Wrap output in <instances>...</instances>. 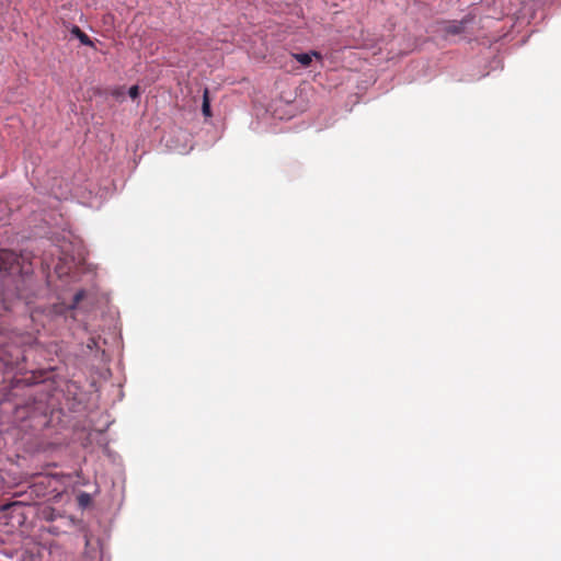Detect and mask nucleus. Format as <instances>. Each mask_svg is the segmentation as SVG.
<instances>
[{"mask_svg":"<svg viewBox=\"0 0 561 561\" xmlns=\"http://www.w3.org/2000/svg\"><path fill=\"white\" fill-rule=\"evenodd\" d=\"M128 94L133 100L137 99L139 96V87L138 85L130 87L128 90Z\"/></svg>","mask_w":561,"mask_h":561,"instance_id":"obj_6","label":"nucleus"},{"mask_svg":"<svg viewBox=\"0 0 561 561\" xmlns=\"http://www.w3.org/2000/svg\"><path fill=\"white\" fill-rule=\"evenodd\" d=\"M202 112L205 117L211 116L209 91L207 88L204 90V93H203Z\"/></svg>","mask_w":561,"mask_h":561,"instance_id":"obj_5","label":"nucleus"},{"mask_svg":"<svg viewBox=\"0 0 561 561\" xmlns=\"http://www.w3.org/2000/svg\"><path fill=\"white\" fill-rule=\"evenodd\" d=\"M471 21L472 18L470 15L465 16L460 21H447L443 23L440 31L445 34L446 37L460 35L465 32L467 24H469Z\"/></svg>","mask_w":561,"mask_h":561,"instance_id":"obj_2","label":"nucleus"},{"mask_svg":"<svg viewBox=\"0 0 561 561\" xmlns=\"http://www.w3.org/2000/svg\"><path fill=\"white\" fill-rule=\"evenodd\" d=\"M43 514L46 519L53 518V510H50V508L48 511H44Z\"/></svg>","mask_w":561,"mask_h":561,"instance_id":"obj_7","label":"nucleus"},{"mask_svg":"<svg viewBox=\"0 0 561 561\" xmlns=\"http://www.w3.org/2000/svg\"><path fill=\"white\" fill-rule=\"evenodd\" d=\"M80 297H81V295H80V294H78V295L76 296V300L78 301V300L80 299Z\"/></svg>","mask_w":561,"mask_h":561,"instance_id":"obj_8","label":"nucleus"},{"mask_svg":"<svg viewBox=\"0 0 561 561\" xmlns=\"http://www.w3.org/2000/svg\"><path fill=\"white\" fill-rule=\"evenodd\" d=\"M71 33L80 41L82 45L93 46V42L83 31H81L79 26H73Z\"/></svg>","mask_w":561,"mask_h":561,"instance_id":"obj_4","label":"nucleus"},{"mask_svg":"<svg viewBox=\"0 0 561 561\" xmlns=\"http://www.w3.org/2000/svg\"><path fill=\"white\" fill-rule=\"evenodd\" d=\"M20 256L10 250H0V271H5L11 274L20 273L22 266L20 264Z\"/></svg>","mask_w":561,"mask_h":561,"instance_id":"obj_1","label":"nucleus"},{"mask_svg":"<svg viewBox=\"0 0 561 561\" xmlns=\"http://www.w3.org/2000/svg\"><path fill=\"white\" fill-rule=\"evenodd\" d=\"M293 57L305 67H308L311 64L312 57L321 59L320 53L314 50L311 53L294 54Z\"/></svg>","mask_w":561,"mask_h":561,"instance_id":"obj_3","label":"nucleus"}]
</instances>
